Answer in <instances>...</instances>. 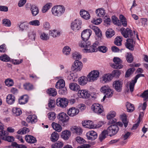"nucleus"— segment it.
<instances>
[{"label": "nucleus", "mask_w": 148, "mask_h": 148, "mask_svg": "<svg viewBox=\"0 0 148 148\" xmlns=\"http://www.w3.org/2000/svg\"><path fill=\"white\" fill-rule=\"evenodd\" d=\"M79 112V110L75 107L69 108L67 114L70 116H74L77 114Z\"/></svg>", "instance_id": "nucleus-20"}, {"label": "nucleus", "mask_w": 148, "mask_h": 148, "mask_svg": "<svg viewBox=\"0 0 148 148\" xmlns=\"http://www.w3.org/2000/svg\"><path fill=\"white\" fill-rule=\"evenodd\" d=\"M31 10L32 14L33 16H35L39 12V10L38 8L36 6L32 5L31 8Z\"/></svg>", "instance_id": "nucleus-41"}, {"label": "nucleus", "mask_w": 148, "mask_h": 148, "mask_svg": "<svg viewBox=\"0 0 148 148\" xmlns=\"http://www.w3.org/2000/svg\"><path fill=\"white\" fill-rule=\"evenodd\" d=\"M95 12L97 16L100 17H103L106 13L104 9L102 8L97 9Z\"/></svg>", "instance_id": "nucleus-30"}, {"label": "nucleus", "mask_w": 148, "mask_h": 148, "mask_svg": "<svg viewBox=\"0 0 148 148\" xmlns=\"http://www.w3.org/2000/svg\"><path fill=\"white\" fill-rule=\"evenodd\" d=\"M108 134V132L106 130H104L102 132L99 137V140L100 142H102L106 137V136Z\"/></svg>", "instance_id": "nucleus-38"}, {"label": "nucleus", "mask_w": 148, "mask_h": 148, "mask_svg": "<svg viewBox=\"0 0 148 148\" xmlns=\"http://www.w3.org/2000/svg\"><path fill=\"white\" fill-rule=\"evenodd\" d=\"M59 135L56 132H53L51 136V140L53 142H55L58 139Z\"/></svg>", "instance_id": "nucleus-36"}, {"label": "nucleus", "mask_w": 148, "mask_h": 148, "mask_svg": "<svg viewBox=\"0 0 148 148\" xmlns=\"http://www.w3.org/2000/svg\"><path fill=\"white\" fill-rule=\"evenodd\" d=\"M88 81L87 77L84 76H82L79 77L78 79V83L79 84L82 85H84L86 84Z\"/></svg>", "instance_id": "nucleus-31"}, {"label": "nucleus", "mask_w": 148, "mask_h": 148, "mask_svg": "<svg viewBox=\"0 0 148 148\" xmlns=\"http://www.w3.org/2000/svg\"><path fill=\"white\" fill-rule=\"evenodd\" d=\"M126 60L128 62H132L134 60V58L132 55L131 53H128L126 57Z\"/></svg>", "instance_id": "nucleus-57"}, {"label": "nucleus", "mask_w": 148, "mask_h": 148, "mask_svg": "<svg viewBox=\"0 0 148 148\" xmlns=\"http://www.w3.org/2000/svg\"><path fill=\"white\" fill-rule=\"evenodd\" d=\"M121 73L120 71L117 70H116L113 71L111 74L113 76V78L114 77H115L117 78L119 77Z\"/></svg>", "instance_id": "nucleus-56"}, {"label": "nucleus", "mask_w": 148, "mask_h": 148, "mask_svg": "<svg viewBox=\"0 0 148 148\" xmlns=\"http://www.w3.org/2000/svg\"><path fill=\"white\" fill-rule=\"evenodd\" d=\"M92 109L96 113L100 114L103 111V108L102 106H101L99 104H94L91 107Z\"/></svg>", "instance_id": "nucleus-17"}, {"label": "nucleus", "mask_w": 148, "mask_h": 148, "mask_svg": "<svg viewBox=\"0 0 148 148\" xmlns=\"http://www.w3.org/2000/svg\"><path fill=\"white\" fill-rule=\"evenodd\" d=\"M47 92L51 96L54 97L57 94V92L56 89L54 88H50L48 89Z\"/></svg>", "instance_id": "nucleus-34"}, {"label": "nucleus", "mask_w": 148, "mask_h": 148, "mask_svg": "<svg viewBox=\"0 0 148 148\" xmlns=\"http://www.w3.org/2000/svg\"><path fill=\"white\" fill-rule=\"evenodd\" d=\"M72 56L74 59L76 60L72 65L71 70L75 72L80 71L82 68L83 65L82 62L77 59H80L82 56L78 52H75L73 53Z\"/></svg>", "instance_id": "nucleus-2"}, {"label": "nucleus", "mask_w": 148, "mask_h": 148, "mask_svg": "<svg viewBox=\"0 0 148 148\" xmlns=\"http://www.w3.org/2000/svg\"><path fill=\"white\" fill-rule=\"evenodd\" d=\"M135 38H128L126 40V42L125 43L126 47L130 51H133L134 50V45L135 43Z\"/></svg>", "instance_id": "nucleus-10"}, {"label": "nucleus", "mask_w": 148, "mask_h": 148, "mask_svg": "<svg viewBox=\"0 0 148 148\" xmlns=\"http://www.w3.org/2000/svg\"><path fill=\"white\" fill-rule=\"evenodd\" d=\"M99 45V43L98 42H95L92 46H88V47H85V50L86 52L88 53H92L97 52V47Z\"/></svg>", "instance_id": "nucleus-14"}, {"label": "nucleus", "mask_w": 148, "mask_h": 148, "mask_svg": "<svg viewBox=\"0 0 148 148\" xmlns=\"http://www.w3.org/2000/svg\"><path fill=\"white\" fill-rule=\"evenodd\" d=\"M108 50L107 47L103 46H99L97 48V51L103 53H106L108 51Z\"/></svg>", "instance_id": "nucleus-49"}, {"label": "nucleus", "mask_w": 148, "mask_h": 148, "mask_svg": "<svg viewBox=\"0 0 148 148\" xmlns=\"http://www.w3.org/2000/svg\"><path fill=\"white\" fill-rule=\"evenodd\" d=\"M0 60L3 61L7 62L10 60V58L6 54H5L0 57Z\"/></svg>", "instance_id": "nucleus-58"}, {"label": "nucleus", "mask_w": 148, "mask_h": 148, "mask_svg": "<svg viewBox=\"0 0 148 148\" xmlns=\"http://www.w3.org/2000/svg\"><path fill=\"white\" fill-rule=\"evenodd\" d=\"M90 27L95 32L96 35L98 37V38H99L100 40L101 39L102 36V34L101 31L100 29L97 27L93 26L92 25H90Z\"/></svg>", "instance_id": "nucleus-19"}, {"label": "nucleus", "mask_w": 148, "mask_h": 148, "mask_svg": "<svg viewBox=\"0 0 148 148\" xmlns=\"http://www.w3.org/2000/svg\"><path fill=\"white\" fill-rule=\"evenodd\" d=\"M28 36L29 38L32 40H35L36 36V32L34 31H32L29 32L28 34Z\"/></svg>", "instance_id": "nucleus-62"}, {"label": "nucleus", "mask_w": 148, "mask_h": 148, "mask_svg": "<svg viewBox=\"0 0 148 148\" xmlns=\"http://www.w3.org/2000/svg\"><path fill=\"white\" fill-rule=\"evenodd\" d=\"M53 128L58 132H60L62 130V127L59 124L55 122H53L51 124Z\"/></svg>", "instance_id": "nucleus-32"}, {"label": "nucleus", "mask_w": 148, "mask_h": 148, "mask_svg": "<svg viewBox=\"0 0 148 148\" xmlns=\"http://www.w3.org/2000/svg\"><path fill=\"white\" fill-rule=\"evenodd\" d=\"M144 77L145 75L142 74H139L137 75L135 77L134 80H132L129 84V88L131 92L134 91V86L135 83L137 82L138 79L140 77Z\"/></svg>", "instance_id": "nucleus-15"}, {"label": "nucleus", "mask_w": 148, "mask_h": 148, "mask_svg": "<svg viewBox=\"0 0 148 148\" xmlns=\"http://www.w3.org/2000/svg\"><path fill=\"white\" fill-rule=\"evenodd\" d=\"M40 38L44 40H47L49 38L48 34H47L45 32H43L40 36Z\"/></svg>", "instance_id": "nucleus-63"}, {"label": "nucleus", "mask_w": 148, "mask_h": 148, "mask_svg": "<svg viewBox=\"0 0 148 148\" xmlns=\"http://www.w3.org/2000/svg\"><path fill=\"white\" fill-rule=\"evenodd\" d=\"M57 117L60 122H61L64 123L68 122L69 119V116L64 112H61L59 113Z\"/></svg>", "instance_id": "nucleus-11"}, {"label": "nucleus", "mask_w": 148, "mask_h": 148, "mask_svg": "<svg viewBox=\"0 0 148 148\" xmlns=\"http://www.w3.org/2000/svg\"><path fill=\"white\" fill-rule=\"evenodd\" d=\"M65 8L62 5H57L53 6L51 9L52 14L55 16H60L64 12Z\"/></svg>", "instance_id": "nucleus-3"}, {"label": "nucleus", "mask_w": 148, "mask_h": 148, "mask_svg": "<svg viewBox=\"0 0 148 148\" xmlns=\"http://www.w3.org/2000/svg\"><path fill=\"white\" fill-rule=\"evenodd\" d=\"M76 141L79 143L83 144L86 142L85 140L79 136H77L76 138Z\"/></svg>", "instance_id": "nucleus-64"}, {"label": "nucleus", "mask_w": 148, "mask_h": 148, "mask_svg": "<svg viewBox=\"0 0 148 148\" xmlns=\"http://www.w3.org/2000/svg\"><path fill=\"white\" fill-rule=\"evenodd\" d=\"M24 88L27 90H31L33 89V85L29 83H26L23 85Z\"/></svg>", "instance_id": "nucleus-39"}, {"label": "nucleus", "mask_w": 148, "mask_h": 148, "mask_svg": "<svg viewBox=\"0 0 148 148\" xmlns=\"http://www.w3.org/2000/svg\"><path fill=\"white\" fill-rule=\"evenodd\" d=\"M37 117L35 114L29 115L26 119L27 122L32 124L35 123L37 122Z\"/></svg>", "instance_id": "nucleus-23"}, {"label": "nucleus", "mask_w": 148, "mask_h": 148, "mask_svg": "<svg viewBox=\"0 0 148 148\" xmlns=\"http://www.w3.org/2000/svg\"><path fill=\"white\" fill-rule=\"evenodd\" d=\"M140 97L144 98V101H146L148 99V89L144 91L140 95Z\"/></svg>", "instance_id": "nucleus-54"}, {"label": "nucleus", "mask_w": 148, "mask_h": 148, "mask_svg": "<svg viewBox=\"0 0 148 148\" xmlns=\"http://www.w3.org/2000/svg\"><path fill=\"white\" fill-rule=\"evenodd\" d=\"M49 35L53 37H56L60 35V32L57 30L54 29L50 30L49 32Z\"/></svg>", "instance_id": "nucleus-42"}, {"label": "nucleus", "mask_w": 148, "mask_h": 148, "mask_svg": "<svg viewBox=\"0 0 148 148\" xmlns=\"http://www.w3.org/2000/svg\"><path fill=\"white\" fill-rule=\"evenodd\" d=\"M3 24L5 26L10 27L11 25V22L9 19H4L3 20Z\"/></svg>", "instance_id": "nucleus-59"}, {"label": "nucleus", "mask_w": 148, "mask_h": 148, "mask_svg": "<svg viewBox=\"0 0 148 148\" xmlns=\"http://www.w3.org/2000/svg\"><path fill=\"white\" fill-rule=\"evenodd\" d=\"M65 82L62 79L59 80L56 83L55 87L57 89L63 88L65 87Z\"/></svg>", "instance_id": "nucleus-28"}, {"label": "nucleus", "mask_w": 148, "mask_h": 148, "mask_svg": "<svg viewBox=\"0 0 148 148\" xmlns=\"http://www.w3.org/2000/svg\"><path fill=\"white\" fill-rule=\"evenodd\" d=\"M80 14L82 18L86 20H88L90 18V14L89 12L86 10H81L80 12Z\"/></svg>", "instance_id": "nucleus-25"}, {"label": "nucleus", "mask_w": 148, "mask_h": 148, "mask_svg": "<svg viewBox=\"0 0 148 148\" xmlns=\"http://www.w3.org/2000/svg\"><path fill=\"white\" fill-rule=\"evenodd\" d=\"M91 29H87L83 30L82 32L81 37L82 40L79 42V45L82 47H88L91 45V42L88 41L92 34Z\"/></svg>", "instance_id": "nucleus-1"}, {"label": "nucleus", "mask_w": 148, "mask_h": 148, "mask_svg": "<svg viewBox=\"0 0 148 148\" xmlns=\"http://www.w3.org/2000/svg\"><path fill=\"white\" fill-rule=\"evenodd\" d=\"M119 18L123 26L124 27H126L127 25V21L125 17L123 15L121 14L119 16Z\"/></svg>", "instance_id": "nucleus-43"}, {"label": "nucleus", "mask_w": 148, "mask_h": 148, "mask_svg": "<svg viewBox=\"0 0 148 148\" xmlns=\"http://www.w3.org/2000/svg\"><path fill=\"white\" fill-rule=\"evenodd\" d=\"M52 4L48 3L44 6L42 9V11L43 13L47 12L51 7Z\"/></svg>", "instance_id": "nucleus-44"}, {"label": "nucleus", "mask_w": 148, "mask_h": 148, "mask_svg": "<svg viewBox=\"0 0 148 148\" xmlns=\"http://www.w3.org/2000/svg\"><path fill=\"white\" fill-rule=\"evenodd\" d=\"M25 139L28 143L32 144L36 143V138L32 136L27 135L25 137Z\"/></svg>", "instance_id": "nucleus-26"}, {"label": "nucleus", "mask_w": 148, "mask_h": 148, "mask_svg": "<svg viewBox=\"0 0 148 148\" xmlns=\"http://www.w3.org/2000/svg\"><path fill=\"white\" fill-rule=\"evenodd\" d=\"M123 82L122 81L118 80L114 81L113 83V88L118 92L121 91L123 87Z\"/></svg>", "instance_id": "nucleus-13"}, {"label": "nucleus", "mask_w": 148, "mask_h": 148, "mask_svg": "<svg viewBox=\"0 0 148 148\" xmlns=\"http://www.w3.org/2000/svg\"><path fill=\"white\" fill-rule=\"evenodd\" d=\"M69 87L71 90L75 91H78L80 88L79 86L75 83H70L69 85Z\"/></svg>", "instance_id": "nucleus-29"}, {"label": "nucleus", "mask_w": 148, "mask_h": 148, "mask_svg": "<svg viewBox=\"0 0 148 148\" xmlns=\"http://www.w3.org/2000/svg\"><path fill=\"white\" fill-rule=\"evenodd\" d=\"M29 24L30 25L38 26L40 25V23L39 20H35L30 21L29 23Z\"/></svg>", "instance_id": "nucleus-50"}, {"label": "nucleus", "mask_w": 148, "mask_h": 148, "mask_svg": "<svg viewBox=\"0 0 148 148\" xmlns=\"http://www.w3.org/2000/svg\"><path fill=\"white\" fill-rule=\"evenodd\" d=\"M120 31L122 34L125 38H135V32L134 31L133 33L132 30L128 28L125 29L124 27H122L120 29Z\"/></svg>", "instance_id": "nucleus-4"}, {"label": "nucleus", "mask_w": 148, "mask_h": 148, "mask_svg": "<svg viewBox=\"0 0 148 148\" xmlns=\"http://www.w3.org/2000/svg\"><path fill=\"white\" fill-rule=\"evenodd\" d=\"M64 144L62 141H58L51 145L52 148H61L63 146Z\"/></svg>", "instance_id": "nucleus-40"}, {"label": "nucleus", "mask_w": 148, "mask_h": 148, "mask_svg": "<svg viewBox=\"0 0 148 148\" xmlns=\"http://www.w3.org/2000/svg\"><path fill=\"white\" fill-rule=\"evenodd\" d=\"M119 130V128L117 125L113 124L109 127L106 130L109 136H112L116 135L118 132Z\"/></svg>", "instance_id": "nucleus-5"}, {"label": "nucleus", "mask_w": 148, "mask_h": 148, "mask_svg": "<svg viewBox=\"0 0 148 148\" xmlns=\"http://www.w3.org/2000/svg\"><path fill=\"white\" fill-rule=\"evenodd\" d=\"M55 101L54 99H50L48 103V106L50 108H53L55 107Z\"/></svg>", "instance_id": "nucleus-61"}, {"label": "nucleus", "mask_w": 148, "mask_h": 148, "mask_svg": "<svg viewBox=\"0 0 148 148\" xmlns=\"http://www.w3.org/2000/svg\"><path fill=\"white\" fill-rule=\"evenodd\" d=\"M82 21L78 19H76L71 23V28L74 31H76L81 28Z\"/></svg>", "instance_id": "nucleus-12"}, {"label": "nucleus", "mask_w": 148, "mask_h": 148, "mask_svg": "<svg viewBox=\"0 0 148 148\" xmlns=\"http://www.w3.org/2000/svg\"><path fill=\"white\" fill-rule=\"evenodd\" d=\"M116 115V113L113 111H110L107 116V119H109L112 118H114Z\"/></svg>", "instance_id": "nucleus-60"}, {"label": "nucleus", "mask_w": 148, "mask_h": 148, "mask_svg": "<svg viewBox=\"0 0 148 148\" xmlns=\"http://www.w3.org/2000/svg\"><path fill=\"white\" fill-rule=\"evenodd\" d=\"M113 61L114 64H112L111 66L112 68L115 69H120L123 67V66L121 64L122 61L120 58L114 57L113 59Z\"/></svg>", "instance_id": "nucleus-9"}, {"label": "nucleus", "mask_w": 148, "mask_h": 148, "mask_svg": "<svg viewBox=\"0 0 148 148\" xmlns=\"http://www.w3.org/2000/svg\"><path fill=\"white\" fill-rule=\"evenodd\" d=\"M1 139L3 140L10 142H12L14 140V137L11 136H3Z\"/></svg>", "instance_id": "nucleus-51"}, {"label": "nucleus", "mask_w": 148, "mask_h": 148, "mask_svg": "<svg viewBox=\"0 0 148 148\" xmlns=\"http://www.w3.org/2000/svg\"><path fill=\"white\" fill-rule=\"evenodd\" d=\"M71 133L70 131L65 130L62 132L61 136L62 138L65 140H68L70 136Z\"/></svg>", "instance_id": "nucleus-24"}, {"label": "nucleus", "mask_w": 148, "mask_h": 148, "mask_svg": "<svg viewBox=\"0 0 148 148\" xmlns=\"http://www.w3.org/2000/svg\"><path fill=\"white\" fill-rule=\"evenodd\" d=\"M77 94L79 97L83 99L88 98L90 97V95L87 90H79Z\"/></svg>", "instance_id": "nucleus-16"}, {"label": "nucleus", "mask_w": 148, "mask_h": 148, "mask_svg": "<svg viewBox=\"0 0 148 148\" xmlns=\"http://www.w3.org/2000/svg\"><path fill=\"white\" fill-rule=\"evenodd\" d=\"M103 80L105 82H107L110 81L113 78V76L111 74H105L103 77Z\"/></svg>", "instance_id": "nucleus-33"}, {"label": "nucleus", "mask_w": 148, "mask_h": 148, "mask_svg": "<svg viewBox=\"0 0 148 148\" xmlns=\"http://www.w3.org/2000/svg\"><path fill=\"white\" fill-rule=\"evenodd\" d=\"M106 37L110 38L113 36L115 34L114 31L112 29H108L106 33Z\"/></svg>", "instance_id": "nucleus-35"}, {"label": "nucleus", "mask_w": 148, "mask_h": 148, "mask_svg": "<svg viewBox=\"0 0 148 148\" xmlns=\"http://www.w3.org/2000/svg\"><path fill=\"white\" fill-rule=\"evenodd\" d=\"M5 83V85L8 86H12L14 83L13 80L10 78H8L6 79Z\"/></svg>", "instance_id": "nucleus-53"}, {"label": "nucleus", "mask_w": 148, "mask_h": 148, "mask_svg": "<svg viewBox=\"0 0 148 148\" xmlns=\"http://www.w3.org/2000/svg\"><path fill=\"white\" fill-rule=\"evenodd\" d=\"M83 126L86 127L90 129L94 128L95 127L93 122L91 121H84L82 122Z\"/></svg>", "instance_id": "nucleus-21"}, {"label": "nucleus", "mask_w": 148, "mask_h": 148, "mask_svg": "<svg viewBox=\"0 0 148 148\" xmlns=\"http://www.w3.org/2000/svg\"><path fill=\"white\" fill-rule=\"evenodd\" d=\"M86 136L88 140H94L97 138V134L95 131L92 130L86 133Z\"/></svg>", "instance_id": "nucleus-18"}, {"label": "nucleus", "mask_w": 148, "mask_h": 148, "mask_svg": "<svg viewBox=\"0 0 148 148\" xmlns=\"http://www.w3.org/2000/svg\"><path fill=\"white\" fill-rule=\"evenodd\" d=\"M71 50V49L68 46H65L63 48L62 51L64 54L67 55L70 53Z\"/></svg>", "instance_id": "nucleus-55"}, {"label": "nucleus", "mask_w": 148, "mask_h": 148, "mask_svg": "<svg viewBox=\"0 0 148 148\" xmlns=\"http://www.w3.org/2000/svg\"><path fill=\"white\" fill-rule=\"evenodd\" d=\"M112 19L113 23L115 25H118L119 26L121 25V23L119 22V21L115 16H112Z\"/></svg>", "instance_id": "nucleus-47"}, {"label": "nucleus", "mask_w": 148, "mask_h": 148, "mask_svg": "<svg viewBox=\"0 0 148 148\" xmlns=\"http://www.w3.org/2000/svg\"><path fill=\"white\" fill-rule=\"evenodd\" d=\"M99 72L98 71L93 70L87 75L88 80L92 82L97 80L99 76Z\"/></svg>", "instance_id": "nucleus-6"}, {"label": "nucleus", "mask_w": 148, "mask_h": 148, "mask_svg": "<svg viewBox=\"0 0 148 148\" xmlns=\"http://www.w3.org/2000/svg\"><path fill=\"white\" fill-rule=\"evenodd\" d=\"M15 99V97L14 95L9 94L6 97V101L8 104L11 105L14 103Z\"/></svg>", "instance_id": "nucleus-27"}, {"label": "nucleus", "mask_w": 148, "mask_h": 148, "mask_svg": "<svg viewBox=\"0 0 148 148\" xmlns=\"http://www.w3.org/2000/svg\"><path fill=\"white\" fill-rule=\"evenodd\" d=\"M68 103V100L65 98H58L56 100V105L62 108H65Z\"/></svg>", "instance_id": "nucleus-8"}, {"label": "nucleus", "mask_w": 148, "mask_h": 148, "mask_svg": "<svg viewBox=\"0 0 148 148\" xmlns=\"http://www.w3.org/2000/svg\"><path fill=\"white\" fill-rule=\"evenodd\" d=\"M135 69L134 68H131L128 69L126 72L125 77H129L135 71Z\"/></svg>", "instance_id": "nucleus-45"}, {"label": "nucleus", "mask_w": 148, "mask_h": 148, "mask_svg": "<svg viewBox=\"0 0 148 148\" xmlns=\"http://www.w3.org/2000/svg\"><path fill=\"white\" fill-rule=\"evenodd\" d=\"M29 100V97L27 95L21 96L18 99V102L20 104L23 105L27 103Z\"/></svg>", "instance_id": "nucleus-22"}, {"label": "nucleus", "mask_w": 148, "mask_h": 148, "mask_svg": "<svg viewBox=\"0 0 148 148\" xmlns=\"http://www.w3.org/2000/svg\"><path fill=\"white\" fill-rule=\"evenodd\" d=\"M100 91L104 95H108L109 97H112L113 95V91L110 88V87L107 85L104 86L101 88Z\"/></svg>", "instance_id": "nucleus-7"}, {"label": "nucleus", "mask_w": 148, "mask_h": 148, "mask_svg": "<svg viewBox=\"0 0 148 148\" xmlns=\"http://www.w3.org/2000/svg\"><path fill=\"white\" fill-rule=\"evenodd\" d=\"M122 37L121 36H117L116 37L114 41V44L117 46H120L122 44L121 42L122 40Z\"/></svg>", "instance_id": "nucleus-46"}, {"label": "nucleus", "mask_w": 148, "mask_h": 148, "mask_svg": "<svg viewBox=\"0 0 148 148\" xmlns=\"http://www.w3.org/2000/svg\"><path fill=\"white\" fill-rule=\"evenodd\" d=\"M14 114L15 116H19L22 114V111L19 108H16L13 110Z\"/></svg>", "instance_id": "nucleus-52"}, {"label": "nucleus", "mask_w": 148, "mask_h": 148, "mask_svg": "<svg viewBox=\"0 0 148 148\" xmlns=\"http://www.w3.org/2000/svg\"><path fill=\"white\" fill-rule=\"evenodd\" d=\"M126 107L127 111L128 112H131L134 110V105L128 102L126 103Z\"/></svg>", "instance_id": "nucleus-37"}, {"label": "nucleus", "mask_w": 148, "mask_h": 148, "mask_svg": "<svg viewBox=\"0 0 148 148\" xmlns=\"http://www.w3.org/2000/svg\"><path fill=\"white\" fill-rule=\"evenodd\" d=\"M56 114L53 112H49L48 114V117L49 120L53 121L56 118Z\"/></svg>", "instance_id": "nucleus-48"}]
</instances>
